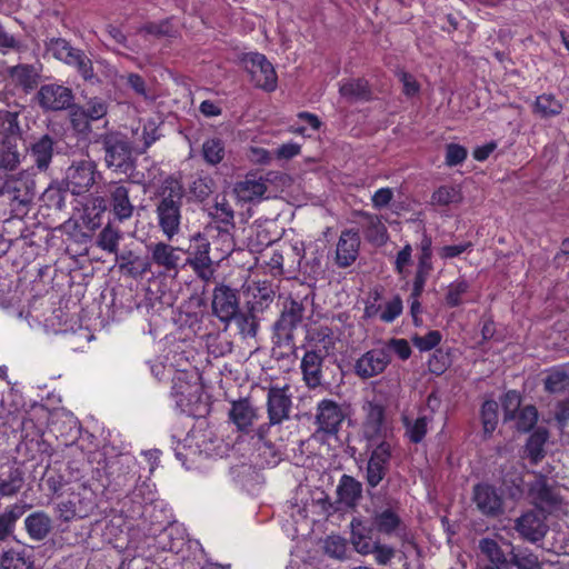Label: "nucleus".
Here are the masks:
<instances>
[{
  "instance_id": "30",
  "label": "nucleus",
  "mask_w": 569,
  "mask_h": 569,
  "mask_svg": "<svg viewBox=\"0 0 569 569\" xmlns=\"http://www.w3.org/2000/svg\"><path fill=\"white\" fill-rule=\"evenodd\" d=\"M110 204L118 220L123 221L132 217L134 207L129 199V189L123 184H111Z\"/></svg>"
},
{
  "instance_id": "48",
  "label": "nucleus",
  "mask_w": 569,
  "mask_h": 569,
  "mask_svg": "<svg viewBox=\"0 0 569 569\" xmlns=\"http://www.w3.org/2000/svg\"><path fill=\"white\" fill-rule=\"evenodd\" d=\"M479 549L492 565H507V558L500 546L493 539L483 538L479 541Z\"/></svg>"
},
{
  "instance_id": "41",
  "label": "nucleus",
  "mask_w": 569,
  "mask_h": 569,
  "mask_svg": "<svg viewBox=\"0 0 569 569\" xmlns=\"http://www.w3.org/2000/svg\"><path fill=\"white\" fill-rule=\"evenodd\" d=\"M562 111V103L557 100L552 94H541L537 97L533 112L541 118H550L560 114Z\"/></svg>"
},
{
  "instance_id": "24",
  "label": "nucleus",
  "mask_w": 569,
  "mask_h": 569,
  "mask_svg": "<svg viewBox=\"0 0 569 569\" xmlns=\"http://www.w3.org/2000/svg\"><path fill=\"white\" fill-rule=\"evenodd\" d=\"M530 496L535 505L541 511H551L561 505V496L558 488L548 482V479L540 476L530 488Z\"/></svg>"
},
{
  "instance_id": "46",
  "label": "nucleus",
  "mask_w": 569,
  "mask_h": 569,
  "mask_svg": "<svg viewBox=\"0 0 569 569\" xmlns=\"http://www.w3.org/2000/svg\"><path fill=\"white\" fill-rule=\"evenodd\" d=\"M3 189L7 193L11 194V199L20 204H27L31 201L32 194L29 187L20 180L10 178L6 180Z\"/></svg>"
},
{
  "instance_id": "51",
  "label": "nucleus",
  "mask_w": 569,
  "mask_h": 569,
  "mask_svg": "<svg viewBox=\"0 0 569 569\" xmlns=\"http://www.w3.org/2000/svg\"><path fill=\"white\" fill-rule=\"evenodd\" d=\"M515 419L516 428L521 432H528L537 423L538 411L533 406H526L518 413L516 412Z\"/></svg>"
},
{
  "instance_id": "11",
  "label": "nucleus",
  "mask_w": 569,
  "mask_h": 569,
  "mask_svg": "<svg viewBox=\"0 0 569 569\" xmlns=\"http://www.w3.org/2000/svg\"><path fill=\"white\" fill-rule=\"evenodd\" d=\"M33 99L44 112H58L72 107L74 94L71 88L52 82L40 86Z\"/></svg>"
},
{
  "instance_id": "13",
  "label": "nucleus",
  "mask_w": 569,
  "mask_h": 569,
  "mask_svg": "<svg viewBox=\"0 0 569 569\" xmlns=\"http://www.w3.org/2000/svg\"><path fill=\"white\" fill-rule=\"evenodd\" d=\"M372 448L366 467L365 479L368 488H377L388 473L391 459L390 442H382Z\"/></svg>"
},
{
  "instance_id": "49",
  "label": "nucleus",
  "mask_w": 569,
  "mask_h": 569,
  "mask_svg": "<svg viewBox=\"0 0 569 569\" xmlns=\"http://www.w3.org/2000/svg\"><path fill=\"white\" fill-rule=\"evenodd\" d=\"M67 190L61 184H50L44 190L42 199L48 207L62 210L66 207Z\"/></svg>"
},
{
  "instance_id": "60",
  "label": "nucleus",
  "mask_w": 569,
  "mask_h": 569,
  "mask_svg": "<svg viewBox=\"0 0 569 569\" xmlns=\"http://www.w3.org/2000/svg\"><path fill=\"white\" fill-rule=\"evenodd\" d=\"M71 67L77 69L78 73L84 81H89L91 83L99 81L93 72L92 61L86 53H83L81 58H78Z\"/></svg>"
},
{
  "instance_id": "4",
  "label": "nucleus",
  "mask_w": 569,
  "mask_h": 569,
  "mask_svg": "<svg viewBox=\"0 0 569 569\" xmlns=\"http://www.w3.org/2000/svg\"><path fill=\"white\" fill-rule=\"evenodd\" d=\"M104 151V162L116 172L128 173L134 168L130 142L119 132H108L98 139Z\"/></svg>"
},
{
  "instance_id": "18",
  "label": "nucleus",
  "mask_w": 569,
  "mask_h": 569,
  "mask_svg": "<svg viewBox=\"0 0 569 569\" xmlns=\"http://www.w3.org/2000/svg\"><path fill=\"white\" fill-rule=\"evenodd\" d=\"M212 312L220 321L229 323L239 310V297L236 289L218 284L212 293Z\"/></svg>"
},
{
  "instance_id": "22",
  "label": "nucleus",
  "mask_w": 569,
  "mask_h": 569,
  "mask_svg": "<svg viewBox=\"0 0 569 569\" xmlns=\"http://www.w3.org/2000/svg\"><path fill=\"white\" fill-rule=\"evenodd\" d=\"M360 243L361 240L358 230H343L336 246V264L339 268L350 267L359 256Z\"/></svg>"
},
{
  "instance_id": "57",
  "label": "nucleus",
  "mask_w": 569,
  "mask_h": 569,
  "mask_svg": "<svg viewBox=\"0 0 569 569\" xmlns=\"http://www.w3.org/2000/svg\"><path fill=\"white\" fill-rule=\"evenodd\" d=\"M469 283L466 280H458L448 287L446 302L449 307H458L462 302V296L468 291Z\"/></svg>"
},
{
  "instance_id": "34",
  "label": "nucleus",
  "mask_w": 569,
  "mask_h": 569,
  "mask_svg": "<svg viewBox=\"0 0 569 569\" xmlns=\"http://www.w3.org/2000/svg\"><path fill=\"white\" fill-rule=\"evenodd\" d=\"M47 49L56 59L68 66H72L84 53L81 49L73 48L67 40L61 38L50 39L47 43Z\"/></svg>"
},
{
  "instance_id": "47",
  "label": "nucleus",
  "mask_w": 569,
  "mask_h": 569,
  "mask_svg": "<svg viewBox=\"0 0 569 569\" xmlns=\"http://www.w3.org/2000/svg\"><path fill=\"white\" fill-rule=\"evenodd\" d=\"M498 402L495 400H487L481 407V420L486 436H491L498 425Z\"/></svg>"
},
{
  "instance_id": "15",
  "label": "nucleus",
  "mask_w": 569,
  "mask_h": 569,
  "mask_svg": "<svg viewBox=\"0 0 569 569\" xmlns=\"http://www.w3.org/2000/svg\"><path fill=\"white\" fill-rule=\"evenodd\" d=\"M290 387L270 386L267 395V413L270 425H280L290 418L292 407Z\"/></svg>"
},
{
  "instance_id": "54",
  "label": "nucleus",
  "mask_w": 569,
  "mask_h": 569,
  "mask_svg": "<svg viewBox=\"0 0 569 569\" xmlns=\"http://www.w3.org/2000/svg\"><path fill=\"white\" fill-rule=\"evenodd\" d=\"M325 552L336 559H342L347 552V541L340 536H329L323 543Z\"/></svg>"
},
{
  "instance_id": "20",
  "label": "nucleus",
  "mask_w": 569,
  "mask_h": 569,
  "mask_svg": "<svg viewBox=\"0 0 569 569\" xmlns=\"http://www.w3.org/2000/svg\"><path fill=\"white\" fill-rule=\"evenodd\" d=\"M42 71L43 64L39 60L33 63H19L7 70L14 86L22 89L24 93H30L38 88Z\"/></svg>"
},
{
  "instance_id": "43",
  "label": "nucleus",
  "mask_w": 569,
  "mask_h": 569,
  "mask_svg": "<svg viewBox=\"0 0 569 569\" xmlns=\"http://www.w3.org/2000/svg\"><path fill=\"white\" fill-rule=\"evenodd\" d=\"M461 201L462 193L459 188L453 186H441L431 194V204L433 206L443 207Z\"/></svg>"
},
{
  "instance_id": "39",
  "label": "nucleus",
  "mask_w": 569,
  "mask_h": 569,
  "mask_svg": "<svg viewBox=\"0 0 569 569\" xmlns=\"http://www.w3.org/2000/svg\"><path fill=\"white\" fill-rule=\"evenodd\" d=\"M0 567L2 569H36L30 557H27L23 551H17L14 549L2 551L0 556Z\"/></svg>"
},
{
  "instance_id": "62",
  "label": "nucleus",
  "mask_w": 569,
  "mask_h": 569,
  "mask_svg": "<svg viewBox=\"0 0 569 569\" xmlns=\"http://www.w3.org/2000/svg\"><path fill=\"white\" fill-rule=\"evenodd\" d=\"M120 269L126 270L133 278L143 276L151 270V263L141 261L139 257H133L132 260L120 263Z\"/></svg>"
},
{
  "instance_id": "61",
  "label": "nucleus",
  "mask_w": 569,
  "mask_h": 569,
  "mask_svg": "<svg viewBox=\"0 0 569 569\" xmlns=\"http://www.w3.org/2000/svg\"><path fill=\"white\" fill-rule=\"evenodd\" d=\"M120 79L124 81V84L129 87L136 94L148 98L147 83L144 79L134 72L120 76Z\"/></svg>"
},
{
  "instance_id": "25",
  "label": "nucleus",
  "mask_w": 569,
  "mask_h": 569,
  "mask_svg": "<svg viewBox=\"0 0 569 569\" xmlns=\"http://www.w3.org/2000/svg\"><path fill=\"white\" fill-rule=\"evenodd\" d=\"M258 417V409L251 403L249 398H241L231 402L229 419L239 431L249 432Z\"/></svg>"
},
{
  "instance_id": "35",
  "label": "nucleus",
  "mask_w": 569,
  "mask_h": 569,
  "mask_svg": "<svg viewBox=\"0 0 569 569\" xmlns=\"http://www.w3.org/2000/svg\"><path fill=\"white\" fill-rule=\"evenodd\" d=\"M340 96L348 102L369 100L371 91L368 81L365 79H350L341 82L339 87Z\"/></svg>"
},
{
  "instance_id": "33",
  "label": "nucleus",
  "mask_w": 569,
  "mask_h": 569,
  "mask_svg": "<svg viewBox=\"0 0 569 569\" xmlns=\"http://www.w3.org/2000/svg\"><path fill=\"white\" fill-rule=\"evenodd\" d=\"M257 305L258 301L253 302L246 311L239 309L234 317H232L239 333L243 337H256L257 335L259 327V320L256 316V311L258 310ZM259 305H261V302H259Z\"/></svg>"
},
{
  "instance_id": "27",
  "label": "nucleus",
  "mask_w": 569,
  "mask_h": 569,
  "mask_svg": "<svg viewBox=\"0 0 569 569\" xmlns=\"http://www.w3.org/2000/svg\"><path fill=\"white\" fill-rule=\"evenodd\" d=\"M233 191L239 201H260L267 191V181L262 177L247 174L243 180L234 184Z\"/></svg>"
},
{
  "instance_id": "7",
  "label": "nucleus",
  "mask_w": 569,
  "mask_h": 569,
  "mask_svg": "<svg viewBox=\"0 0 569 569\" xmlns=\"http://www.w3.org/2000/svg\"><path fill=\"white\" fill-rule=\"evenodd\" d=\"M186 266H189L194 274L204 282H209L214 276L213 261L210 258V242L200 232L193 234L188 248Z\"/></svg>"
},
{
  "instance_id": "58",
  "label": "nucleus",
  "mask_w": 569,
  "mask_h": 569,
  "mask_svg": "<svg viewBox=\"0 0 569 569\" xmlns=\"http://www.w3.org/2000/svg\"><path fill=\"white\" fill-rule=\"evenodd\" d=\"M520 405L521 396L519 392L510 390L503 396L502 408L505 413V421L513 420L516 418V412L518 411Z\"/></svg>"
},
{
  "instance_id": "23",
  "label": "nucleus",
  "mask_w": 569,
  "mask_h": 569,
  "mask_svg": "<svg viewBox=\"0 0 569 569\" xmlns=\"http://www.w3.org/2000/svg\"><path fill=\"white\" fill-rule=\"evenodd\" d=\"M516 530L529 541L536 542L542 539L548 530L543 511L532 510L523 513L516 520Z\"/></svg>"
},
{
  "instance_id": "8",
  "label": "nucleus",
  "mask_w": 569,
  "mask_h": 569,
  "mask_svg": "<svg viewBox=\"0 0 569 569\" xmlns=\"http://www.w3.org/2000/svg\"><path fill=\"white\" fill-rule=\"evenodd\" d=\"M400 505L397 500H388L385 505H375L371 526L379 533L388 537H402L406 525L400 516Z\"/></svg>"
},
{
  "instance_id": "10",
  "label": "nucleus",
  "mask_w": 569,
  "mask_h": 569,
  "mask_svg": "<svg viewBox=\"0 0 569 569\" xmlns=\"http://www.w3.org/2000/svg\"><path fill=\"white\" fill-rule=\"evenodd\" d=\"M96 507L94 492L86 485H81L80 490L73 493L71 499L59 502L56 510L60 520L69 522L74 518L82 519L90 516Z\"/></svg>"
},
{
  "instance_id": "29",
  "label": "nucleus",
  "mask_w": 569,
  "mask_h": 569,
  "mask_svg": "<svg viewBox=\"0 0 569 569\" xmlns=\"http://www.w3.org/2000/svg\"><path fill=\"white\" fill-rule=\"evenodd\" d=\"M305 341L310 348L320 349L321 353L329 355L335 349L337 337L330 327L319 325L307 329Z\"/></svg>"
},
{
  "instance_id": "42",
  "label": "nucleus",
  "mask_w": 569,
  "mask_h": 569,
  "mask_svg": "<svg viewBox=\"0 0 569 569\" xmlns=\"http://www.w3.org/2000/svg\"><path fill=\"white\" fill-rule=\"evenodd\" d=\"M121 237L120 230L109 223L100 231L96 243L100 249L109 253H117Z\"/></svg>"
},
{
  "instance_id": "14",
  "label": "nucleus",
  "mask_w": 569,
  "mask_h": 569,
  "mask_svg": "<svg viewBox=\"0 0 569 569\" xmlns=\"http://www.w3.org/2000/svg\"><path fill=\"white\" fill-rule=\"evenodd\" d=\"M390 362L391 357L387 348H373L356 360L353 372L360 379H370L381 375Z\"/></svg>"
},
{
  "instance_id": "26",
  "label": "nucleus",
  "mask_w": 569,
  "mask_h": 569,
  "mask_svg": "<svg viewBox=\"0 0 569 569\" xmlns=\"http://www.w3.org/2000/svg\"><path fill=\"white\" fill-rule=\"evenodd\" d=\"M58 141L51 134L46 133L36 138L29 147L30 157L40 171L49 169L53 158L54 147Z\"/></svg>"
},
{
  "instance_id": "63",
  "label": "nucleus",
  "mask_w": 569,
  "mask_h": 569,
  "mask_svg": "<svg viewBox=\"0 0 569 569\" xmlns=\"http://www.w3.org/2000/svg\"><path fill=\"white\" fill-rule=\"evenodd\" d=\"M441 341V335L437 330L429 331L425 336H415L412 338L413 345L420 351H429L433 349Z\"/></svg>"
},
{
  "instance_id": "44",
  "label": "nucleus",
  "mask_w": 569,
  "mask_h": 569,
  "mask_svg": "<svg viewBox=\"0 0 569 569\" xmlns=\"http://www.w3.org/2000/svg\"><path fill=\"white\" fill-rule=\"evenodd\" d=\"M69 120L71 128L78 134L87 136L91 131V120L84 112V107L72 103L69 109Z\"/></svg>"
},
{
  "instance_id": "52",
  "label": "nucleus",
  "mask_w": 569,
  "mask_h": 569,
  "mask_svg": "<svg viewBox=\"0 0 569 569\" xmlns=\"http://www.w3.org/2000/svg\"><path fill=\"white\" fill-rule=\"evenodd\" d=\"M20 162V153L11 142L3 143L0 150V170H14Z\"/></svg>"
},
{
  "instance_id": "12",
  "label": "nucleus",
  "mask_w": 569,
  "mask_h": 569,
  "mask_svg": "<svg viewBox=\"0 0 569 569\" xmlns=\"http://www.w3.org/2000/svg\"><path fill=\"white\" fill-rule=\"evenodd\" d=\"M346 416L342 405L332 399H322L316 408L315 425L317 426V432L336 436Z\"/></svg>"
},
{
  "instance_id": "50",
  "label": "nucleus",
  "mask_w": 569,
  "mask_h": 569,
  "mask_svg": "<svg viewBox=\"0 0 569 569\" xmlns=\"http://www.w3.org/2000/svg\"><path fill=\"white\" fill-rule=\"evenodd\" d=\"M429 419L426 416L417 418L415 421L405 419L406 432L413 443L422 441L427 433Z\"/></svg>"
},
{
  "instance_id": "64",
  "label": "nucleus",
  "mask_w": 569,
  "mask_h": 569,
  "mask_svg": "<svg viewBox=\"0 0 569 569\" xmlns=\"http://www.w3.org/2000/svg\"><path fill=\"white\" fill-rule=\"evenodd\" d=\"M467 149L457 143H449L446 147V164L455 167L462 163L467 158Z\"/></svg>"
},
{
  "instance_id": "19",
  "label": "nucleus",
  "mask_w": 569,
  "mask_h": 569,
  "mask_svg": "<svg viewBox=\"0 0 569 569\" xmlns=\"http://www.w3.org/2000/svg\"><path fill=\"white\" fill-rule=\"evenodd\" d=\"M327 355L321 353L320 349L310 348L306 350L300 362V370L305 385L315 390L323 382V362Z\"/></svg>"
},
{
  "instance_id": "31",
  "label": "nucleus",
  "mask_w": 569,
  "mask_h": 569,
  "mask_svg": "<svg viewBox=\"0 0 569 569\" xmlns=\"http://www.w3.org/2000/svg\"><path fill=\"white\" fill-rule=\"evenodd\" d=\"M339 502L353 508L362 497V483L349 475H342L336 489Z\"/></svg>"
},
{
  "instance_id": "28",
  "label": "nucleus",
  "mask_w": 569,
  "mask_h": 569,
  "mask_svg": "<svg viewBox=\"0 0 569 569\" xmlns=\"http://www.w3.org/2000/svg\"><path fill=\"white\" fill-rule=\"evenodd\" d=\"M357 216L362 219V231L370 243L380 247L388 241V230L378 216L366 211H359Z\"/></svg>"
},
{
  "instance_id": "6",
  "label": "nucleus",
  "mask_w": 569,
  "mask_h": 569,
  "mask_svg": "<svg viewBox=\"0 0 569 569\" xmlns=\"http://www.w3.org/2000/svg\"><path fill=\"white\" fill-rule=\"evenodd\" d=\"M101 178L97 163L91 159L74 160L67 168L64 182L67 189L74 196L87 193Z\"/></svg>"
},
{
  "instance_id": "16",
  "label": "nucleus",
  "mask_w": 569,
  "mask_h": 569,
  "mask_svg": "<svg viewBox=\"0 0 569 569\" xmlns=\"http://www.w3.org/2000/svg\"><path fill=\"white\" fill-rule=\"evenodd\" d=\"M147 251L150 254V263L161 268L164 273H178L181 262L179 247H173L164 241L151 242L147 244Z\"/></svg>"
},
{
  "instance_id": "36",
  "label": "nucleus",
  "mask_w": 569,
  "mask_h": 569,
  "mask_svg": "<svg viewBox=\"0 0 569 569\" xmlns=\"http://www.w3.org/2000/svg\"><path fill=\"white\" fill-rule=\"evenodd\" d=\"M24 513V507L11 505L0 513V542L7 541L14 532L17 521Z\"/></svg>"
},
{
  "instance_id": "59",
  "label": "nucleus",
  "mask_w": 569,
  "mask_h": 569,
  "mask_svg": "<svg viewBox=\"0 0 569 569\" xmlns=\"http://www.w3.org/2000/svg\"><path fill=\"white\" fill-rule=\"evenodd\" d=\"M402 312V300L399 296H395L390 301H388L381 310L379 318L381 321L386 323L392 322L396 318H398Z\"/></svg>"
},
{
  "instance_id": "3",
  "label": "nucleus",
  "mask_w": 569,
  "mask_h": 569,
  "mask_svg": "<svg viewBox=\"0 0 569 569\" xmlns=\"http://www.w3.org/2000/svg\"><path fill=\"white\" fill-rule=\"evenodd\" d=\"M361 410L363 412L361 432L368 446L389 442L391 427L386 415V406L378 399L366 400Z\"/></svg>"
},
{
  "instance_id": "45",
  "label": "nucleus",
  "mask_w": 569,
  "mask_h": 569,
  "mask_svg": "<svg viewBox=\"0 0 569 569\" xmlns=\"http://www.w3.org/2000/svg\"><path fill=\"white\" fill-rule=\"evenodd\" d=\"M543 383L546 391L550 393H565L569 390V375L563 370L550 371Z\"/></svg>"
},
{
  "instance_id": "55",
  "label": "nucleus",
  "mask_w": 569,
  "mask_h": 569,
  "mask_svg": "<svg viewBox=\"0 0 569 569\" xmlns=\"http://www.w3.org/2000/svg\"><path fill=\"white\" fill-rule=\"evenodd\" d=\"M510 565L518 569H542L538 557L532 552H512Z\"/></svg>"
},
{
  "instance_id": "21",
  "label": "nucleus",
  "mask_w": 569,
  "mask_h": 569,
  "mask_svg": "<svg viewBox=\"0 0 569 569\" xmlns=\"http://www.w3.org/2000/svg\"><path fill=\"white\" fill-rule=\"evenodd\" d=\"M26 482L23 467L17 461H10L0 467V500L17 496Z\"/></svg>"
},
{
  "instance_id": "53",
  "label": "nucleus",
  "mask_w": 569,
  "mask_h": 569,
  "mask_svg": "<svg viewBox=\"0 0 569 569\" xmlns=\"http://www.w3.org/2000/svg\"><path fill=\"white\" fill-rule=\"evenodd\" d=\"M109 104L101 97H92L86 102L84 112L91 121H98L108 113Z\"/></svg>"
},
{
  "instance_id": "32",
  "label": "nucleus",
  "mask_w": 569,
  "mask_h": 569,
  "mask_svg": "<svg viewBox=\"0 0 569 569\" xmlns=\"http://www.w3.org/2000/svg\"><path fill=\"white\" fill-rule=\"evenodd\" d=\"M24 528L31 540L42 541L52 529V520L44 511H34L24 519Z\"/></svg>"
},
{
  "instance_id": "56",
  "label": "nucleus",
  "mask_w": 569,
  "mask_h": 569,
  "mask_svg": "<svg viewBox=\"0 0 569 569\" xmlns=\"http://www.w3.org/2000/svg\"><path fill=\"white\" fill-rule=\"evenodd\" d=\"M213 180L209 177H198L190 186V192L199 201L207 199L213 191Z\"/></svg>"
},
{
  "instance_id": "40",
  "label": "nucleus",
  "mask_w": 569,
  "mask_h": 569,
  "mask_svg": "<svg viewBox=\"0 0 569 569\" xmlns=\"http://www.w3.org/2000/svg\"><path fill=\"white\" fill-rule=\"evenodd\" d=\"M201 153L206 163L217 166L224 159V143L219 138L207 139L202 144Z\"/></svg>"
},
{
  "instance_id": "17",
  "label": "nucleus",
  "mask_w": 569,
  "mask_h": 569,
  "mask_svg": "<svg viewBox=\"0 0 569 569\" xmlns=\"http://www.w3.org/2000/svg\"><path fill=\"white\" fill-rule=\"evenodd\" d=\"M472 501L486 517L496 518L503 513V498L491 485L478 483L473 487Z\"/></svg>"
},
{
  "instance_id": "1",
  "label": "nucleus",
  "mask_w": 569,
  "mask_h": 569,
  "mask_svg": "<svg viewBox=\"0 0 569 569\" xmlns=\"http://www.w3.org/2000/svg\"><path fill=\"white\" fill-rule=\"evenodd\" d=\"M183 198V184L173 176L164 178L156 190L154 212L158 227L169 241L180 232Z\"/></svg>"
},
{
  "instance_id": "9",
  "label": "nucleus",
  "mask_w": 569,
  "mask_h": 569,
  "mask_svg": "<svg viewBox=\"0 0 569 569\" xmlns=\"http://www.w3.org/2000/svg\"><path fill=\"white\" fill-rule=\"evenodd\" d=\"M242 64L250 74L251 82L264 91L271 92L277 88V73L266 56L250 52L243 56Z\"/></svg>"
},
{
  "instance_id": "38",
  "label": "nucleus",
  "mask_w": 569,
  "mask_h": 569,
  "mask_svg": "<svg viewBox=\"0 0 569 569\" xmlns=\"http://www.w3.org/2000/svg\"><path fill=\"white\" fill-rule=\"evenodd\" d=\"M351 542L355 549L362 555L371 553L377 548V541L366 535V528L359 520H352L351 522Z\"/></svg>"
},
{
  "instance_id": "2",
  "label": "nucleus",
  "mask_w": 569,
  "mask_h": 569,
  "mask_svg": "<svg viewBox=\"0 0 569 569\" xmlns=\"http://www.w3.org/2000/svg\"><path fill=\"white\" fill-rule=\"evenodd\" d=\"M209 216L211 221L206 227L207 233L220 244L224 256L230 254L234 248L233 231L236 229L232 207L224 197L221 200L217 197Z\"/></svg>"
},
{
  "instance_id": "5",
  "label": "nucleus",
  "mask_w": 569,
  "mask_h": 569,
  "mask_svg": "<svg viewBox=\"0 0 569 569\" xmlns=\"http://www.w3.org/2000/svg\"><path fill=\"white\" fill-rule=\"evenodd\" d=\"M305 311L302 301L291 298L284 301L280 316L272 327L277 345H295V331L302 323Z\"/></svg>"
},
{
  "instance_id": "37",
  "label": "nucleus",
  "mask_w": 569,
  "mask_h": 569,
  "mask_svg": "<svg viewBox=\"0 0 569 569\" xmlns=\"http://www.w3.org/2000/svg\"><path fill=\"white\" fill-rule=\"evenodd\" d=\"M549 438V433L545 428L536 429L527 440L526 452L532 463H538L545 458V443Z\"/></svg>"
}]
</instances>
